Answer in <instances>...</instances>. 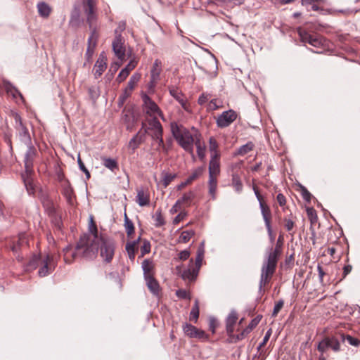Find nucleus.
<instances>
[{
    "label": "nucleus",
    "instance_id": "nucleus-55",
    "mask_svg": "<svg viewBox=\"0 0 360 360\" xmlns=\"http://www.w3.org/2000/svg\"><path fill=\"white\" fill-rule=\"evenodd\" d=\"M307 214L311 224L317 221L318 217L316 210L313 207H307Z\"/></svg>",
    "mask_w": 360,
    "mask_h": 360
},
{
    "label": "nucleus",
    "instance_id": "nucleus-59",
    "mask_svg": "<svg viewBox=\"0 0 360 360\" xmlns=\"http://www.w3.org/2000/svg\"><path fill=\"white\" fill-rule=\"evenodd\" d=\"M40 200L44 207L46 209H51L52 207V202L47 195L42 194L40 197Z\"/></svg>",
    "mask_w": 360,
    "mask_h": 360
},
{
    "label": "nucleus",
    "instance_id": "nucleus-28",
    "mask_svg": "<svg viewBox=\"0 0 360 360\" xmlns=\"http://www.w3.org/2000/svg\"><path fill=\"white\" fill-rule=\"evenodd\" d=\"M16 129L18 131L20 140L27 146L32 145L31 136L27 128L25 126H21Z\"/></svg>",
    "mask_w": 360,
    "mask_h": 360
},
{
    "label": "nucleus",
    "instance_id": "nucleus-46",
    "mask_svg": "<svg viewBox=\"0 0 360 360\" xmlns=\"http://www.w3.org/2000/svg\"><path fill=\"white\" fill-rule=\"evenodd\" d=\"M153 219H154L155 227H160L165 224V221L160 210L156 211L155 215L153 216Z\"/></svg>",
    "mask_w": 360,
    "mask_h": 360
},
{
    "label": "nucleus",
    "instance_id": "nucleus-50",
    "mask_svg": "<svg viewBox=\"0 0 360 360\" xmlns=\"http://www.w3.org/2000/svg\"><path fill=\"white\" fill-rule=\"evenodd\" d=\"M176 177V174H172L168 172H162V184L165 188H166Z\"/></svg>",
    "mask_w": 360,
    "mask_h": 360
},
{
    "label": "nucleus",
    "instance_id": "nucleus-36",
    "mask_svg": "<svg viewBox=\"0 0 360 360\" xmlns=\"http://www.w3.org/2000/svg\"><path fill=\"white\" fill-rule=\"evenodd\" d=\"M217 188V176H209L208 188L209 194L212 196L213 200L216 198Z\"/></svg>",
    "mask_w": 360,
    "mask_h": 360
},
{
    "label": "nucleus",
    "instance_id": "nucleus-48",
    "mask_svg": "<svg viewBox=\"0 0 360 360\" xmlns=\"http://www.w3.org/2000/svg\"><path fill=\"white\" fill-rule=\"evenodd\" d=\"M204 253H205V250H204V248H203V243H202V247H200L198 250L195 262V267H197L199 269L202 264V259L204 257Z\"/></svg>",
    "mask_w": 360,
    "mask_h": 360
},
{
    "label": "nucleus",
    "instance_id": "nucleus-2",
    "mask_svg": "<svg viewBox=\"0 0 360 360\" xmlns=\"http://www.w3.org/2000/svg\"><path fill=\"white\" fill-rule=\"evenodd\" d=\"M171 132L173 137L176 141L177 143L186 152L189 153L192 156L193 160H195V157L193 153V145L195 141V136L200 137L198 129L194 127L191 128L195 133L192 134L188 129L182 124H179L176 122H171L170 124Z\"/></svg>",
    "mask_w": 360,
    "mask_h": 360
},
{
    "label": "nucleus",
    "instance_id": "nucleus-6",
    "mask_svg": "<svg viewBox=\"0 0 360 360\" xmlns=\"http://www.w3.org/2000/svg\"><path fill=\"white\" fill-rule=\"evenodd\" d=\"M277 265L271 260L264 259L261 268V276L259 283V292L262 294L264 292V287L268 283L274 274Z\"/></svg>",
    "mask_w": 360,
    "mask_h": 360
},
{
    "label": "nucleus",
    "instance_id": "nucleus-5",
    "mask_svg": "<svg viewBox=\"0 0 360 360\" xmlns=\"http://www.w3.org/2000/svg\"><path fill=\"white\" fill-rule=\"evenodd\" d=\"M100 255L106 263H110L115 255V244L114 240L104 236L99 238Z\"/></svg>",
    "mask_w": 360,
    "mask_h": 360
},
{
    "label": "nucleus",
    "instance_id": "nucleus-63",
    "mask_svg": "<svg viewBox=\"0 0 360 360\" xmlns=\"http://www.w3.org/2000/svg\"><path fill=\"white\" fill-rule=\"evenodd\" d=\"M13 117L15 120V129H17L18 127H21V126H25L24 124L22 123V118L18 113H17V112L13 113Z\"/></svg>",
    "mask_w": 360,
    "mask_h": 360
},
{
    "label": "nucleus",
    "instance_id": "nucleus-44",
    "mask_svg": "<svg viewBox=\"0 0 360 360\" xmlns=\"http://www.w3.org/2000/svg\"><path fill=\"white\" fill-rule=\"evenodd\" d=\"M232 186L235 191L238 193H240L243 190V183L240 180V176L237 174H232Z\"/></svg>",
    "mask_w": 360,
    "mask_h": 360
},
{
    "label": "nucleus",
    "instance_id": "nucleus-60",
    "mask_svg": "<svg viewBox=\"0 0 360 360\" xmlns=\"http://www.w3.org/2000/svg\"><path fill=\"white\" fill-rule=\"evenodd\" d=\"M283 304H284V301L283 300H280L276 303V304L274 307L273 312H272V316L275 317L277 316V314H278L280 310L283 307Z\"/></svg>",
    "mask_w": 360,
    "mask_h": 360
},
{
    "label": "nucleus",
    "instance_id": "nucleus-4",
    "mask_svg": "<svg viewBox=\"0 0 360 360\" xmlns=\"http://www.w3.org/2000/svg\"><path fill=\"white\" fill-rule=\"evenodd\" d=\"M300 40L303 43H308L317 49H325L328 46V41L322 36L312 35L302 27L297 29Z\"/></svg>",
    "mask_w": 360,
    "mask_h": 360
},
{
    "label": "nucleus",
    "instance_id": "nucleus-57",
    "mask_svg": "<svg viewBox=\"0 0 360 360\" xmlns=\"http://www.w3.org/2000/svg\"><path fill=\"white\" fill-rule=\"evenodd\" d=\"M262 319V315H257L256 317H255L253 319L251 320L248 326L246 327V328L251 332L256 326L259 324L260 321Z\"/></svg>",
    "mask_w": 360,
    "mask_h": 360
},
{
    "label": "nucleus",
    "instance_id": "nucleus-14",
    "mask_svg": "<svg viewBox=\"0 0 360 360\" xmlns=\"http://www.w3.org/2000/svg\"><path fill=\"white\" fill-rule=\"evenodd\" d=\"M143 110L146 114L150 117H156L158 115L160 117H163L162 112L158 105L146 94L143 96Z\"/></svg>",
    "mask_w": 360,
    "mask_h": 360
},
{
    "label": "nucleus",
    "instance_id": "nucleus-61",
    "mask_svg": "<svg viewBox=\"0 0 360 360\" xmlns=\"http://www.w3.org/2000/svg\"><path fill=\"white\" fill-rule=\"evenodd\" d=\"M176 295L179 298H181V299H187V300L191 299V296H190L189 293L186 290H184V289L177 290L176 291Z\"/></svg>",
    "mask_w": 360,
    "mask_h": 360
},
{
    "label": "nucleus",
    "instance_id": "nucleus-23",
    "mask_svg": "<svg viewBox=\"0 0 360 360\" xmlns=\"http://www.w3.org/2000/svg\"><path fill=\"white\" fill-rule=\"evenodd\" d=\"M136 64L137 63L135 60H130L126 67L120 72L116 81L118 83L122 82L128 77L129 72L135 68Z\"/></svg>",
    "mask_w": 360,
    "mask_h": 360
},
{
    "label": "nucleus",
    "instance_id": "nucleus-1",
    "mask_svg": "<svg viewBox=\"0 0 360 360\" xmlns=\"http://www.w3.org/2000/svg\"><path fill=\"white\" fill-rule=\"evenodd\" d=\"M63 259L66 264H71L77 256H81L86 259H92L96 255L97 249L95 250L93 243H90V236L84 233L81 236L75 247V250H72L71 245H68L63 248Z\"/></svg>",
    "mask_w": 360,
    "mask_h": 360
},
{
    "label": "nucleus",
    "instance_id": "nucleus-10",
    "mask_svg": "<svg viewBox=\"0 0 360 360\" xmlns=\"http://www.w3.org/2000/svg\"><path fill=\"white\" fill-rule=\"evenodd\" d=\"M183 331L190 338H196L202 342L207 341L209 335L201 329L196 328L191 323H185L183 326Z\"/></svg>",
    "mask_w": 360,
    "mask_h": 360
},
{
    "label": "nucleus",
    "instance_id": "nucleus-18",
    "mask_svg": "<svg viewBox=\"0 0 360 360\" xmlns=\"http://www.w3.org/2000/svg\"><path fill=\"white\" fill-rule=\"evenodd\" d=\"M29 246L28 241L25 234H20L16 242H13L11 247L12 252L16 255V259L18 261H22L23 257L20 256L18 252L22 248H27Z\"/></svg>",
    "mask_w": 360,
    "mask_h": 360
},
{
    "label": "nucleus",
    "instance_id": "nucleus-52",
    "mask_svg": "<svg viewBox=\"0 0 360 360\" xmlns=\"http://www.w3.org/2000/svg\"><path fill=\"white\" fill-rule=\"evenodd\" d=\"M125 249L130 260L134 261L135 259L136 247L131 242H127Z\"/></svg>",
    "mask_w": 360,
    "mask_h": 360
},
{
    "label": "nucleus",
    "instance_id": "nucleus-45",
    "mask_svg": "<svg viewBox=\"0 0 360 360\" xmlns=\"http://www.w3.org/2000/svg\"><path fill=\"white\" fill-rule=\"evenodd\" d=\"M255 147L254 143L252 141H249L247 143L241 146L238 149V154L240 155H245L249 152L252 151Z\"/></svg>",
    "mask_w": 360,
    "mask_h": 360
},
{
    "label": "nucleus",
    "instance_id": "nucleus-32",
    "mask_svg": "<svg viewBox=\"0 0 360 360\" xmlns=\"http://www.w3.org/2000/svg\"><path fill=\"white\" fill-rule=\"evenodd\" d=\"M4 86L6 91L8 94H11L13 98H16L19 96V97H20V98H22V99L23 98L22 94L10 82L4 81Z\"/></svg>",
    "mask_w": 360,
    "mask_h": 360
},
{
    "label": "nucleus",
    "instance_id": "nucleus-16",
    "mask_svg": "<svg viewBox=\"0 0 360 360\" xmlns=\"http://www.w3.org/2000/svg\"><path fill=\"white\" fill-rule=\"evenodd\" d=\"M124 41L120 34H117L115 30V37L112 41V46L115 55L120 60H123L125 57V47L124 46Z\"/></svg>",
    "mask_w": 360,
    "mask_h": 360
},
{
    "label": "nucleus",
    "instance_id": "nucleus-54",
    "mask_svg": "<svg viewBox=\"0 0 360 360\" xmlns=\"http://www.w3.org/2000/svg\"><path fill=\"white\" fill-rule=\"evenodd\" d=\"M299 187H300V191L301 195H302V198L306 202H310L311 200V198H312V195L307 189V188L305 186H304L303 185L300 184Z\"/></svg>",
    "mask_w": 360,
    "mask_h": 360
},
{
    "label": "nucleus",
    "instance_id": "nucleus-42",
    "mask_svg": "<svg viewBox=\"0 0 360 360\" xmlns=\"http://www.w3.org/2000/svg\"><path fill=\"white\" fill-rule=\"evenodd\" d=\"M340 338L342 342L347 341L349 345L354 347H359L360 345V340L350 335H346L345 333L340 334Z\"/></svg>",
    "mask_w": 360,
    "mask_h": 360
},
{
    "label": "nucleus",
    "instance_id": "nucleus-53",
    "mask_svg": "<svg viewBox=\"0 0 360 360\" xmlns=\"http://www.w3.org/2000/svg\"><path fill=\"white\" fill-rule=\"evenodd\" d=\"M143 244L141 246V255L140 257H143L145 255L148 254L150 252L151 245L149 240L143 239L142 240Z\"/></svg>",
    "mask_w": 360,
    "mask_h": 360
},
{
    "label": "nucleus",
    "instance_id": "nucleus-47",
    "mask_svg": "<svg viewBox=\"0 0 360 360\" xmlns=\"http://www.w3.org/2000/svg\"><path fill=\"white\" fill-rule=\"evenodd\" d=\"M22 178L29 193H33L34 191V188L32 184L31 176H27L26 173L25 172V174H22Z\"/></svg>",
    "mask_w": 360,
    "mask_h": 360
},
{
    "label": "nucleus",
    "instance_id": "nucleus-25",
    "mask_svg": "<svg viewBox=\"0 0 360 360\" xmlns=\"http://www.w3.org/2000/svg\"><path fill=\"white\" fill-rule=\"evenodd\" d=\"M220 174V158H210L209 176H218Z\"/></svg>",
    "mask_w": 360,
    "mask_h": 360
},
{
    "label": "nucleus",
    "instance_id": "nucleus-7",
    "mask_svg": "<svg viewBox=\"0 0 360 360\" xmlns=\"http://www.w3.org/2000/svg\"><path fill=\"white\" fill-rule=\"evenodd\" d=\"M277 265L271 260L264 259L261 268V276L259 283V292L262 294L264 292V287L268 283L274 274Z\"/></svg>",
    "mask_w": 360,
    "mask_h": 360
},
{
    "label": "nucleus",
    "instance_id": "nucleus-29",
    "mask_svg": "<svg viewBox=\"0 0 360 360\" xmlns=\"http://www.w3.org/2000/svg\"><path fill=\"white\" fill-rule=\"evenodd\" d=\"M142 269L143 271L144 278L154 276V264L153 262L148 259H146L142 262Z\"/></svg>",
    "mask_w": 360,
    "mask_h": 360
},
{
    "label": "nucleus",
    "instance_id": "nucleus-8",
    "mask_svg": "<svg viewBox=\"0 0 360 360\" xmlns=\"http://www.w3.org/2000/svg\"><path fill=\"white\" fill-rule=\"evenodd\" d=\"M328 349H331L335 352L340 351V343L336 337H326L317 345V349L320 353L324 354Z\"/></svg>",
    "mask_w": 360,
    "mask_h": 360
},
{
    "label": "nucleus",
    "instance_id": "nucleus-51",
    "mask_svg": "<svg viewBox=\"0 0 360 360\" xmlns=\"http://www.w3.org/2000/svg\"><path fill=\"white\" fill-rule=\"evenodd\" d=\"M195 232L193 230L184 231L181 233L179 241L182 243H187L194 236Z\"/></svg>",
    "mask_w": 360,
    "mask_h": 360
},
{
    "label": "nucleus",
    "instance_id": "nucleus-64",
    "mask_svg": "<svg viewBox=\"0 0 360 360\" xmlns=\"http://www.w3.org/2000/svg\"><path fill=\"white\" fill-rule=\"evenodd\" d=\"M285 228L288 231H291L295 226V222L291 219L284 218Z\"/></svg>",
    "mask_w": 360,
    "mask_h": 360
},
{
    "label": "nucleus",
    "instance_id": "nucleus-33",
    "mask_svg": "<svg viewBox=\"0 0 360 360\" xmlns=\"http://www.w3.org/2000/svg\"><path fill=\"white\" fill-rule=\"evenodd\" d=\"M219 145L216 139L211 136L209 139V150L210 152V158H220V153L218 150Z\"/></svg>",
    "mask_w": 360,
    "mask_h": 360
},
{
    "label": "nucleus",
    "instance_id": "nucleus-15",
    "mask_svg": "<svg viewBox=\"0 0 360 360\" xmlns=\"http://www.w3.org/2000/svg\"><path fill=\"white\" fill-rule=\"evenodd\" d=\"M56 265L53 256L48 254L44 255L39 266L38 275L40 277L46 276L53 271Z\"/></svg>",
    "mask_w": 360,
    "mask_h": 360
},
{
    "label": "nucleus",
    "instance_id": "nucleus-9",
    "mask_svg": "<svg viewBox=\"0 0 360 360\" xmlns=\"http://www.w3.org/2000/svg\"><path fill=\"white\" fill-rule=\"evenodd\" d=\"M27 151L24 156L25 172L27 176H32L34 172V162L37 155V150L34 146L28 145Z\"/></svg>",
    "mask_w": 360,
    "mask_h": 360
},
{
    "label": "nucleus",
    "instance_id": "nucleus-43",
    "mask_svg": "<svg viewBox=\"0 0 360 360\" xmlns=\"http://www.w3.org/2000/svg\"><path fill=\"white\" fill-rule=\"evenodd\" d=\"M199 301L198 300H195L190 312V320L194 321V322L196 323L199 317Z\"/></svg>",
    "mask_w": 360,
    "mask_h": 360
},
{
    "label": "nucleus",
    "instance_id": "nucleus-17",
    "mask_svg": "<svg viewBox=\"0 0 360 360\" xmlns=\"http://www.w3.org/2000/svg\"><path fill=\"white\" fill-rule=\"evenodd\" d=\"M149 127H146L145 129H148L153 131L151 134V138L154 141H157L160 139L163 134V129L161 123L158 120L157 117L152 118L148 121Z\"/></svg>",
    "mask_w": 360,
    "mask_h": 360
},
{
    "label": "nucleus",
    "instance_id": "nucleus-62",
    "mask_svg": "<svg viewBox=\"0 0 360 360\" xmlns=\"http://www.w3.org/2000/svg\"><path fill=\"white\" fill-rule=\"evenodd\" d=\"M212 2L216 4H241L243 3L242 0H212Z\"/></svg>",
    "mask_w": 360,
    "mask_h": 360
},
{
    "label": "nucleus",
    "instance_id": "nucleus-58",
    "mask_svg": "<svg viewBox=\"0 0 360 360\" xmlns=\"http://www.w3.org/2000/svg\"><path fill=\"white\" fill-rule=\"evenodd\" d=\"M169 93L178 102L182 101L185 98L184 94L178 89L172 88L169 89Z\"/></svg>",
    "mask_w": 360,
    "mask_h": 360
},
{
    "label": "nucleus",
    "instance_id": "nucleus-31",
    "mask_svg": "<svg viewBox=\"0 0 360 360\" xmlns=\"http://www.w3.org/2000/svg\"><path fill=\"white\" fill-rule=\"evenodd\" d=\"M259 207L265 223V226L271 225V212L269 207L264 202H261Z\"/></svg>",
    "mask_w": 360,
    "mask_h": 360
},
{
    "label": "nucleus",
    "instance_id": "nucleus-11",
    "mask_svg": "<svg viewBox=\"0 0 360 360\" xmlns=\"http://www.w3.org/2000/svg\"><path fill=\"white\" fill-rule=\"evenodd\" d=\"M238 117L237 112L232 110L224 111L216 119V124L219 128L223 129L230 126Z\"/></svg>",
    "mask_w": 360,
    "mask_h": 360
},
{
    "label": "nucleus",
    "instance_id": "nucleus-27",
    "mask_svg": "<svg viewBox=\"0 0 360 360\" xmlns=\"http://www.w3.org/2000/svg\"><path fill=\"white\" fill-rule=\"evenodd\" d=\"M141 79V75L139 73H134L129 79L127 86L123 90L122 94H127V96H130L131 92Z\"/></svg>",
    "mask_w": 360,
    "mask_h": 360
},
{
    "label": "nucleus",
    "instance_id": "nucleus-56",
    "mask_svg": "<svg viewBox=\"0 0 360 360\" xmlns=\"http://www.w3.org/2000/svg\"><path fill=\"white\" fill-rule=\"evenodd\" d=\"M89 230L94 236V240L98 239V229L96 224L94 221L93 217H90V221L89 225Z\"/></svg>",
    "mask_w": 360,
    "mask_h": 360
},
{
    "label": "nucleus",
    "instance_id": "nucleus-39",
    "mask_svg": "<svg viewBox=\"0 0 360 360\" xmlns=\"http://www.w3.org/2000/svg\"><path fill=\"white\" fill-rule=\"evenodd\" d=\"M124 229H125L127 235L128 237H131V235L134 233L135 228H134V225L131 219H129V217H127L126 212H124Z\"/></svg>",
    "mask_w": 360,
    "mask_h": 360
},
{
    "label": "nucleus",
    "instance_id": "nucleus-41",
    "mask_svg": "<svg viewBox=\"0 0 360 360\" xmlns=\"http://www.w3.org/2000/svg\"><path fill=\"white\" fill-rule=\"evenodd\" d=\"M161 61L158 59H156L153 65V68L150 70L151 77L153 80L157 79L161 72Z\"/></svg>",
    "mask_w": 360,
    "mask_h": 360
},
{
    "label": "nucleus",
    "instance_id": "nucleus-37",
    "mask_svg": "<svg viewBox=\"0 0 360 360\" xmlns=\"http://www.w3.org/2000/svg\"><path fill=\"white\" fill-rule=\"evenodd\" d=\"M43 257L44 256L39 255H34L27 264V270L32 271L39 267Z\"/></svg>",
    "mask_w": 360,
    "mask_h": 360
},
{
    "label": "nucleus",
    "instance_id": "nucleus-3",
    "mask_svg": "<svg viewBox=\"0 0 360 360\" xmlns=\"http://www.w3.org/2000/svg\"><path fill=\"white\" fill-rule=\"evenodd\" d=\"M82 9L86 16L90 32H98V14L96 0H82Z\"/></svg>",
    "mask_w": 360,
    "mask_h": 360
},
{
    "label": "nucleus",
    "instance_id": "nucleus-49",
    "mask_svg": "<svg viewBox=\"0 0 360 360\" xmlns=\"http://www.w3.org/2000/svg\"><path fill=\"white\" fill-rule=\"evenodd\" d=\"M194 198H195L194 192L188 191L187 193H184L182 197L180 199H179L178 200L180 201L181 204L187 203V204L190 205V203L194 199Z\"/></svg>",
    "mask_w": 360,
    "mask_h": 360
},
{
    "label": "nucleus",
    "instance_id": "nucleus-38",
    "mask_svg": "<svg viewBox=\"0 0 360 360\" xmlns=\"http://www.w3.org/2000/svg\"><path fill=\"white\" fill-rule=\"evenodd\" d=\"M249 333H250V332L246 328L239 334L234 335L233 333L232 335L229 336L228 342L229 343H236L243 340Z\"/></svg>",
    "mask_w": 360,
    "mask_h": 360
},
{
    "label": "nucleus",
    "instance_id": "nucleus-12",
    "mask_svg": "<svg viewBox=\"0 0 360 360\" xmlns=\"http://www.w3.org/2000/svg\"><path fill=\"white\" fill-rule=\"evenodd\" d=\"M283 250V241L281 236H280L276 242V244L274 248L271 247L268 248L266 250V253L264 259L265 260H271L274 264H278L279 258L282 254Z\"/></svg>",
    "mask_w": 360,
    "mask_h": 360
},
{
    "label": "nucleus",
    "instance_id": "nucleus-40",
    "mask_svg": "<svg viewBox=\"0 0 360 360\" xmlns=\"http://www.w3.org/2000/svg\"><path fill=\"white\" fill-rule=\"evenodd\" d=\"M103 165L111 171H115L118 169V163L115 159L110 158L101 157Z\"/></svg>",
    "mask_w": 360,
    "mask_h": 360
},
{
    "label": "nucleus",
    "instance_id": "nucleus-24",
    "mask_svg": "<svg viewBox=\"0 0 360 360\" xmlns=\"http://www.w3.org/2000/svg\"><path fill=\"white\" fill-rule=\"evenodd\" d=\"M136 202L141 207L147 206L150 204V195L147 191L143 188L137 190V195L136 197Z\"/></svg>",
    "mask_w": 360,
    "mask_h": 360
},
{
    "label": "nucleus",
    "instance_id": "nucleus-21",
    "mask_svg": "<svg viewBox=\"0 0 360 360\" xmlns=\"http://www.w3.org/2000/svg\"><path fill=\"white\" fill-rule=\"evenodd\" d=\"M98 37V32H95L94 34L93 32H90V36L87 40L88 46L85 53L87 60H90L94 53V50L96 49Z\"/></svg>",
    "mask_w": 360,
    "mask_h": 360
},
{
    "label": "nucleus",
    "instance_id": "nucleus-34",
    "mask_svg": "<svg viewBox=\"0 0 360 360\" xmlns=\"http://www.w3.org/2000/svg\"><path fill=\"white\" fill-rule=\"evenodd\" d=\"M146 285L148 289L155 295L158 294L160 290V285L158 282L154 278V276L145 278Z\"/></svg>",
    "mask_w": 360,
    "mask_h": 360
},
{
    "label": "nucleus",
    "instance_id": "nucleus-30",
    "mask_svg": "<svg viewBox=\"0 0 360 360\" xmlns=\"http://www.w3.org/2000/svg\"><path fill=\"white\" fill-rule=\"evenodd\" d=\"M37 8L39 15L44 18H47L52 11L51 6L44 1L39 2L37 5Z\"/></svg>",
    "mask_w": 360,
    "mask_h": 360
},
{
    "label": "nucleus",
    "instance_id": "nucleus-35",
    "mask_svg": "<svg viewBox=\"0 0 360 360\" xmlns=\"http://www.w3.org/2000/svg\"><path fill=\"white\" fill-rule=\"evenodd\" d=\"M200 137L195 136V141L194 142V144L196 146V152L198 158L201 160H203L205 158L206 148L205 145L200 142Z\"/></svg>",
    "mask_w": 360,
    "mask_h": 360
},
{
    "label": "nucleus",
    "instance_id": "nucleus-19",
    "mask_svg": "<svg viewBox=\"0 0 360 360\" xmlns=\"http://www.w3.org/2000/svg\"><path fill=\"white\" fill-rule=\"evenodd\" d=\"M199 270L197 267L193 266V260L191 259L189 262L188 267L181 272V277L184 281H194L198 275Z\"/></svg>",
    "mask_w": 360,
    "mask_h": 360
},
{
    "label": "nucleus",
    "instance_id": "nucleus-20",
    "mask_svg": "<svg viewBox=\"0 0 360 360\" xmlns=\"http://www.w3.org/2000/svg\"><path fill=\"white\" fill-rule=\"evenodd\" d=\"M107 68V57L105 52H101L94 65V77L96 79L100 77Z\"/></svg>",
    "mask_w": 360,
    "mask_h": 360
},
{
    "label": "nucleus",
    "instance_id": "nucleus-22",
    "mask_svg": "<svg viewBox=\"0 0 360 360\" xmlns=\"http://www.w3.org/2000/svg\"><path fill=\"white\" fill-rule=\"evenodd\" d=\"M238 320V314L235 310H231L226 319V330L227 335H232L234 326Z\"/></svg>",
    "mask_w": 360,
    "mask_h": 360
},
{
    "label": "nucleus",
    "instance_id": "nucleus-13",
    "mask_svg": "<svg viewBox=\"0 0 360 360\" xmlns=\"http://www.w3.org/2000/svg\"><path fill=\"white\" fill-rule=\"evenodd\" d=\"M146 124L142 123L141 129L130 139L128 143V148L131 153H134L139 146L146 141L148 129H145Z\"/></svg>",
    "mask_w": 360,
    "mask_h": 360
},
{
    "label": "nucleus",
    "instance_id": "nucleus-26",
    "mask_svg": "<svg viewBox=\"0 0 360 360\" xmlns=\"http://www.w3.org/2000/svg\"><path fill=\"white\" fill-rule=\"evenodd\" d=\"M203 167H199L196 168L184 182L181 183L178 186V189L180 190L184 188L186 186L190 184L193 181L200 177L203 174Z\"/></svg>",
    "mask_w": 360,
    "mask_h": 360
}]
</instances>
